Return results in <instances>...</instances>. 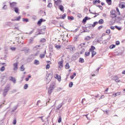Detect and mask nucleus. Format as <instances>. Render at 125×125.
Masks as SVG:
<instances>
[{
    "instance_id": "1",
    "label": "nucleus",
    "mask_w": 125,
    "mask_h": 125,
    "mask_svg": "<svg viewBox=\"0 0 125 125\" xmlns=\"http://www.w3.org/2000/svg\"><path fill=\"white\" fill-rule=\"evenodd\" d=\"M54 88H55V83L53 82L51 83V84L48 89V93L49 95H50V94L52 93V91H53Z\"/></svg>"
},
{
    "instance_id": "2",
    "label": "nucleus",
    "mask_w": 125,
    "mask_h": 125,
    "mask_svg": "<svg viewBox=\"0 0 125 125\" xmlns=\"http://www.w3.org/2000/svg\"><path fill=\"white\" fill-rule=\"evenodd\" d=\"M10 90V85H7L5 87L3 91V97H5L6 95H7V93H8V91Z\"/></svg>"
},
{
    "instance_id": "3",
    "label": "nucleus",
    "mask_w": 125,
    "mask_h": 125,
    "mask_svg": "<svg viewBox=\"0 0 125 125\" xmlns=\"http://www.w3.org/2000/svg\"><path fill=\"white\" fill-rule=\"evenodd\" d=\"M51 80H52V74L51 73H49L46 74V84H48L49 83L51 82Z\"/></svg>"
},
{
    "instance_id": "4",
    "label": "nucleus",
    "mask_w": 125,
    "mask_h": 125,
    "mask_svg": "<svg viewBox=\"0 0 125 125\" xmlns=\"http://www.w3.org/2000/svg\"><path fill=\"white\" fill-rule=\"evenodd\" d=\"M110 17H111V18H116V17H117V15L116 14V10H112L110 11Z\"/></svg>"
},
{
    "instance_id": "5",
    "label": "nucleus",
    "mask_w": 125,
    "mask_h": 125,
    "mask_svg": "<svg viewBox=\"0 0 125 125\" xmlns=\"http://www.w3.org/2000/svg\"><path fill=\"white\" fill-rule=\"evenodd\" d=\"M66 49H69L71 53H73L74 51L76 50V48H75V47H73L71 45H69L68 46V47L66 48Z\"/></svg>"
},
{
    "instance_id": "6",
    "label": "nucleus",
    "mask_w": 125,
    "mask_h": 125,
    "mask_svg": "<svg viewBox=\"0 0 125 125\" xmlns=\"http://www.w3.org/2000/svg\"><path fill=\"white\" fill-rule=\"evenodd\" d=\"M16 5H17V3L16 2H13L10 3V6L12 8H15L16 7Z\"/></svg>"
},
{
    "instance_id": "7",
    "label": "nucleus",
    "mask_w": 125,
    "mask_h": 125,
    "mask_svg": "<svg viewBox=\"0 0 125 125\" xmlns=\"http://www.w3.org/2000/svg\"><path fill=\"white\" fill-rule=\"evenodd\" d=\"M14 71H17L18 70V62L14 63Z\"/></svg>"
},
{
    "instance_id": "8",
    "label": "nucleus",
    "mask_w": 125,
    "mask_h": 125,
    "mask_svg": "<svg viewBox=\"0 0 125 125\" xmlns=\"http://www.w3.org/2000/svg\"><path fill=\"white\" fill-rule=\"evenodd\" d=\"M9 81H10L11 82H12L13 83H16V79H15V78L12 76H11L10 77Z\"/></svg>"
},
{
    "instance_id": "9",
    "label": "nucleus",
    "mask_w": 125,
    "mask_h": 125,
    "mask_svg": "<svg viewBox=\"0 0 125 125\" xmlns=\"http://www.w3.org/2000/svg\"><path fill=\"white\" fill-rule=\"evenodd\" d=\"M90 18H88V17H85L83 20V24H85V23H86V21H87V20H90Z\"/></svg>"
},
{
    "instance_id": "10",
    "label": "nucleus",
    "mask_w": 125,
    "mask_h": 125,
    "mask_svg": "<svg viewBox=\"0 0 125 125\" xmlns=\"http://www.w3.org/2000/svg\"><path fill=\"white\" fill-rule=\"evenodd\" d=\"M64 61L63 60L62 61L59 62L58 64H59V68H62L63 67V62Z\"/></svg>"
},
{
    "instance_id": "11",
    "label": "nucleus",
    "mask_w": 125,
    "mask_h": 125,
    "mask_svg": "<svg viewBox=\"0 0 125 125\" xmlns=\"http://www.w3.org/2000/svg\"><path fill=\"white\" fill-rule=\"evenodd\" d=\"M55 79H57L59 82H61V76L58 75V74H56V76H55Z\"/></svg>"
},
{
    "instance_id": "12",
    "label": "nucleus",
    "mask_w": 125,
    "mask_h": 125,
    "mask_svg": "<svg viewBox=\"0 0 125 125\" xmlns=\"http://www.w3.org/2000/svg\"><path fill=\"white\" fill-rule=\"evenodd\" d=\"M121 52H120L118 53L117 55H123V53H124V51H125V48L122 47L121 48Z\"/></svg>"
},
{
    "instance_id": "13",
    "label": "nucleus",
    "mask_w": 125,
    "mask_h": 125,
    "mask_svg": "<svg viewBox=\"0 0 125 125\" xmlns=\"http://www.w3.org/2000/svg\"><path fill=\"white\" fill-rule=\"evenodd\" d=\"M59 8L61 11H62V12H64V6L62 5H59Z\"/></svg>"
},
{
    "instance_id": "14",
    "label": "nucleus",
    "mask_w": 125,
    "mask_h": 125,
    "mask_svg": "<svg viewBox=\"0 0 125 125\" xmlns=\"http://www.w3.org/2000/svg\"><path fill=\"white\" fill-rule=\"evenodd\" d=\"M119 7L120 8H125V2H122L119 4Z\"/></svg>"
},
{
    "instance_id": "15",
    "label": "nucleus",
    "mask_w": 125,
    "mask_h": 125,
    "mask_svg": "<svg viewBox=\"0 0 125 125\" xmlns=\"http://www.w3.org/2000/svg\"><path fill=\"white\" fill-rule=\"evenodd\" d=\"M45 21V20H43V19H41L39 21H38L37 24L38 25H41L42 22Z\"/></svg>"
},
{
    "instance_id": "16",
    "label": "nucleus",
    "mask_w": 125,
    "mask_h": 125,
    "mask_svg": "<svg viewBox=\"0 0 125 125\" xmlns=\"http://www.w3.org/2000/svg\"><path fill=\"white\" fill-rule=\"evenodd\" d=\"M121 94H122V92H118L115 93L114 94H113L112 95L114 97H116V96H118V95H121Z\"/></svg>"
},
{
    "instance_id": "17",
    "label": "nucleus",
    "mask_w": 125,
    "mask_h": 125,
    "mask_svg": "<svg viewBox=\"0 0 125 125\" xmlns=\"http://www.w3.org/2000/svg\"><path fill=\"white\" fill-rule=\"evenodd\" d=\"M15 12L17 13V14H19V8L17 7H16L14 8Z\"/></svg>"
},
{
    "instance_id": "18",
    "label": "nucleus",
    "mask_w": 125,
    "mask_h": 125,
    "mask_svg": "<svg viewBox=\"0 0 125 125\" xmlns=\"http://www.w3.org/2000/svg\"><path fill=\"white\" fill-rule=\"evenodd\" d=\"M61 4V0H57V1H55V4H56V5L58 6L59 4Z\"/></svg>"
},
{
    "instance_id": "19",
    "label": "nucleus",
    "mask_w": 125,
    "mask_h": 125,
    "mask_svg": "<svg viewBox=\"0 0 125 125\" xmlns=\"http://www.w3.org/2000/svg\"><path fill=\"white\" fill-rule=\"evenodd\" d=\"M35 38H36V37L30 38V40H29V43H33V42H34V40Z\"/></svg>"
},
{
    "instance_id": "20",
    "label": "nucleus",
    "mask_w": 125,
    "mask_h": 125,
    "mask_svg": "<svg viewBox=\"0 0 125 125\" xmlns=\"http://www.w3.org/2000/svg\"><path fill=\"white\" fill-rule=\"evenodd\" d=\"M86 28L87 29H92V24H87L86 25Z\"/></svg>"
},
{
    "instance_id": "21",
    "label": "nucleus",
    "mask_w": 125,
    "mask_h": 125,
    "mask_svg": "<svg viewBox=\"0 0 125 125\" xmlns=\"http://www.w3.org/2000/svg\"><path fill=\"white\" fill-rule=\"evenodd\" d=\"M29 48H24L23 49L22 51H24L25 52V53H28V52H29Z\"/></svg>"
},
{
    "instance_id": "22",
    "label": "nucleus",
    "mask_w": 125,
    "mask_h": 125,
    "mask_svg": "<svg viewBox=\"0 0 125 125\" xmlns=\"http://www.w3.org/2000/svg\"><path fill=\"white\" fill-rule=\"evenodd\" d=\"M34 63L35 65H40V61L38 60H35Z\"/></svg>"
},
{
    "instance_id": "23",
    "label": "nucleus",
    "mask_w": 125,
    "mask_h": 125,
    "mask_svg": "<svg viewBox=\"0 0 125 125\" xmlns=\"http://www.w3.org/2000/svg\"><path fill=\"white\" fill-rule=\"evenodd\" d=\"M98 22L100 25H102L104 23V20L103 19H100Z\"/></svg>"
},
{
    "instance_id": "24",
    "label": "nucleus",
    "mask_w": 125,
    "mask_h": 125,
    "mask_svg": "<svg viewBox=\"0 0 125 125\" xmlns=\"http://www.w3.org/2000/svg\"><path fill=\"white\" fill-rule=\"evenodd\" d=\"M92 56L91 57L93 58V57H94V56L96 55V51H92Z\"/></svg>"
},
{
    "instance_id": "25",
    "label": "nucleus",
    "mask_w": 125,
    "mask_h": 125,
    "mask_svg": "<svg viewBox=\"0 0 125 125\" xmlns=\"http://www.w3.org/2000/svg\"><path fill=\"white\" fill-rule=\"evenodd\" d=\"M94 49H95V47H94V46H91V48L89 50V52H90V51H94Z\"/></svg>"
},
{
    "instance_id": "26",
    "label": "nucleus",
    "mask_w": 125,
    "mask_h": 125,
    "mask_svg": "<svg viewBox=\"0 0 125 125\" xmlns=\"http://www.w3.org/2000/svg\"><path fill=\"white\" fill-rule=\"evenodd\" d=\"M100 3V2H101V1H100V0H96L95 1H93V4H96V3Z\"/></svg>"
},
{
    "instance_id": "27",
    "label": "nucleus",
    "mask_w": 125,
    "mask_h": 125,
    "mask_svg": "<svg viewBox=\"0 0 125 125\" xmlns=\"http://www.w3.org/2000/svg\"><path fill=\"white\" fill-rule=\"evenodd\" d=\"M59 120H58V123H60L61 122H62V117H61V114H59Z\"/></svg>"
},
{
    "instance_id": "28",
    "label": "nucleus",
    "mask_w": 125,
    "mask_h": 125,
    "mask_svg": "<svg viewBox=\"0 0 125 125\" xmlns=\"http://www.w3.org/2000/svg\"><path fill=\"white\" fill-rule=\"evenodd\" d=\"M63 104H64L63 103H62V104H60L59 105V107L56 108V110H60V109H61V107H62V105H63Z\"/></svg>"
},
{
    "instance_id": "29",
    "label": "nucleus",
    "mask_w": 125,
    "mask_h": 125,
    "mask_svg": "<svg viewBox=\"0 0 125 125\" xmlns=\"http://www.w3.org/2000/svg\"><path fill=\"white\" fill-rule=\"evenodd\" d=\"M114 81L116 83H120V82H121V80H120V79H119V78L117 77H116L114 79Z\"/></svg>"
},
{
    "instance_id": "30",
    "label": "nucleus",
    "mask_w": 125,
    "mask_h": 125,
    "mask_svg": "<svg viewBox=\"0 0 125 125\" xmlns=\"http://www.w3.org/2000/svg\"><path fill=\"white\" fill-rule=\"evenodd\" d=\"M79 62L80 63H84V60L83 58H80Z\"/></svg>"
},
{
    "instance_id": "31",
    "label": "nucleus",
    "mask_w": 125,
    "mask_h": 125,
    "mask_svg": "<svg viewBox=\"0 0 125 125\" xmlns=\"http://www.w3.org/2000/svg\"><path fill=\"white\" fill-rule=\"evenodd\" d=\"M21 72H23L24 71H25V67H24V65H21Z\"/></svg>"
},
{
    "instance_id": "32",
    "label": "nucleus",
    "mask_w": 125,
    "mask_h": 125,
    "mask_svg": "<svg viewBox=\"0 0 125 125\" xmlns=\"http://www.w3.org/2000/svg\"><path fill=\"white\" fill-rule=\"evenodd\" d=\"M40 47H41V45H38L34 47V50H37L38 49H39V48H40Z\"/></svg>"
},
{
    "instance_id": "33",
    "label": "nucleus",
    "mask_w": 125,
    "mask_h": 125,
    "mask_svg": "<svg viewBox=\"0 0 125 125\" xmlns=\"http://www.w3.org/2000/svg\"><path fill=\"white\" fill-rule=\"evenodd\" d=\"M86 27H82V29L83 30V32H82V33H86V32H87V31H86Z\"/></svg>"
},
{
    "instance_id": "34",
    "label": "nucleus",
    "mask_w": 125,
    "mask_h": 125,
    "mask_svg": "<svg viewBox=\"0 0 125 125\" xmlns=\"http://www.w3.org/2000/svg\"><path fill=\"white\" fill-rule=\"evenodd\" d=\"M35 32V29H33L32 31H30L29 33H25L26 35H32Z\"/></svg>"
},
{
    "instance_id": "35",
    "label": "nucleus",
    "mask_w": 125,
    "mask_h": 125,
    "mask_svg": "<svg viewBox=\"0 0 125 125\" xmlns=\"http://www.w3.org/2000/svg\"><path fill=\"white\" fill-rule=\"evenodd\" d=\"M16 21H20L21 19V16H19L18 17H15Z\"/></svg>"
},
{
    "instance_id": "36",
    "label": "nucleus",
    "mask_w": 125,
    "mask_h": 125,
    "mask_svg": "<svg viewBox=\"0 0 125 125\" xmlns=\"http://www.w3.org/2000/svg\"><path fill=\"white\" fill-rule=\"evenodd\" d=\"M43 28L41 29H38V31L40 32V31H44L46 29V27L45 26H42Z\"/></svg>"
},
{
    "instance_id": "37",
    "label": "nucleus",
    "mask_w": 125,
    "mask_h": 125,
    "mask_svg": "<svg viewBox=\"0 0 125 125\" xmlns=\"http://www.w3.org/2000/svg\"><path fill=\"white\" fill-rule=\"evenodd\" d=\"M116 47V45L112 44L109 46L110 49H113V48H115Z\"/></svg>"
},
{
    "instance_id": "38",
    "label": "nucleus",
    "mask_w": 125,
    "mask_h": 125,
    "mask_svg": "<svg viewBox=\"0 0 125 125\" xmlns=\"http://www.w3.org/2000/svg\"><path fill=\"white\" fill-rule=\"evenodd\" d=\"M6 25H7V26H11V25H12V22L10 21H7L6 22Z\"/></svg>"
},
{
    "instance_id": "39",
    "label": "nucleus",
    "mask_w": 125,
    "mask_h": 125,
    "mask_svg": "<svg viewBox=\"0 0 125 125\" xmlns=\"http://www.w3.org/2000/svg\"><path fill=\"white\" fill-rule=\"evenodd\" d=\"M46 42V40L44 38H42L40 40V42Z\"/></svg>"
},
{
    "instance_id": "40",
    "label": "nucleus",
    "mask_w": 125,
    "mask_h": 125,
    "mask_svg": "<svg viewBox=\"0 0 125 125\" xmlns=\"http://www.w3.org/2000/svg\"><path fill=\"white\" fill-rule=\"evenodd\" d=\"M65 69H69L70 68V65L69 64V63H66L65 66Z\"/></svg>"
},
{
    "instance_id": "41",
    "label": "nucleus",
    "mask_w": 125,
    "mask_h": 125,
    "mask_svg": "<svg viewBox=\"0 0 125 125\" xmlns=\"http://www.w3.org/2000/svg\"><path fill=\"white\" fill-rule=\"evenodd\" d=\"M98 24V21H95L93 24H92V26L93 28H94V27H95V26H96V24Z\"/></svg>"
},
{
    "instance_id": "42",
    "label": "nucleus",
    "mask_w": 125,
    "mask_h": 125,
    "mask_svg": "<svg viewBox=\"0 0 125 125\" xmlns=\"http://www.w3.org/2000/svg\"><path fill=\"white\" fill-rule=\"evenodd\" d=\"M31 75H28V77H27V78H25V81H26V82L29 81V79H31Z\"/></svg>"
},
{
    "instance_id": "43",
    "label": "nucleus",
    "mask_w": 125,
    "mask_h": 125,
    "mask_svg": "<svg viewBox=\"0 0 125 125\" xmlns=\"http://www.w3.org/2000/svg\"><path fill=\"white\" fill-rule=\"evenodd\" d=\"M74 18L73 16H68V20H74Z\"/></svg>"
},
{
    "instance_id": "44",
    "label": "nucleus",
    "mask_w": 125,
    "mask_h": 125,
    "mask_svg": "<svg viewBox=\"0 0 125 125\" xmlns=\"http://www.w3.org/2000/svg\"><path fill=\"white\" fill-rule=\"evenodd\" d=\"M106 1L109 5L112 3V0H106Z\"/></svg>"
},
{
    "instance_id": "45",
    "label": "nucleus",
    "mask_w": 125,
    "mask_h": 125,
    "mask_svg": "<svg viewBox=\"0 0 125 125\" xmlns=\"http://www.w3.org/2000/svg\"><path fill=\"white\" fill-rule=\"evenodd\" d=\"M22 21H23V22H29V20L27 18H23L22 19Z\"/></svg>"
},
{
    "instance_id": "46",
    "label": "nucleus",
    "mask_w": 125,
    "mask_h": 125,
    "mask_svg": "<svg viewBox=\"0 0 125 125\" xmlns=\"http://www.w3.org/2000/svg\"><path fill=\"white\" fill-rule=\"evenodd\" d=\"M28 87H29V86L28 85V84H25L24 86H23L24 89H27L28 88Z\"/></svg>"
},
{
    "instance_id": "47",
    "label": "nucleus",
    "mask_w": 125,
    "mask_h": 125,
    "mask_svg": "<svg viewBox=\"0 0 125 125\" xmlns=\"http://www.w3.org/2000/svg\"><path fill=\"white\" fill-rule=\"evenodd\" d=\"M17 123V121L16 120V118H14V120H13V124L15 125H16Z\"/></svg>"
},
{
    "instance_id": "48",
    "label": "nucleus",
    "mask_w": 125,
    "mask_h": 125,
    "mask_svg": "<svg viewBox=\"0 0 125 125\" xmlns=\"http://www.w3.org/2000/svg\"><path fill=\"white\" fill-rule=\"evenodd\" d=\"M56 48H57L58 49H60L61 48V45H55Z\"/></svg>"
},
{
    "instance_id": "49",
    "label": "nucleus",
    "mask_w": 125,
    "mask_h": 125,
    "mask_svg": "<svg viewBox=\"0 0 125 125\" xmlns=\"http://www.w3.org/2000/svg\"><path fill=\"white\" fill-rule=\"evenodd\" d=\"M90 54V52H85V57H86L87 56H89Z\"/></svg>"
},
{
    "instance_id": "50",
    "label": "nucleus",
    "mask_w": 125,
    "mask_h": 125,
    "mask_svg": "<svg viewBox=\"0 0 125 125\" xmlns=\"http://www.w3.org/2000/svg\"><path fill=\"white\" fill-rule=\"evenodd\" d=\"M4 70H5V67H4V66H2L0 68V71L1 72H3V71H4Z\"/></svg>"
},
{
    "instance_id": "51",
    "label": "nucleus",
    "mask_w": 125,
    "mask_h": 125,
    "mask_svg": "<svg viewBox=\"0 0 125 125\" xmlns=\"http://www.w3.org/2000/svg\"><path fill=\"white\" fill-rule=\"evenodd\" d=\"M115 28H116L117 30H118V31H121L122 30V28L121 27H119V26L116 25L115 26Z\"/></svg>"
},
{
    "instance_id": "52",
    "label": "nucleus",
    "mask_w": 125,
    "mask_h": 125,
    "mask_svg": "<svg viewBox=\"0 0 125 125\" xmlns=\"http://www.w3.org/2000/svg\"><path fill=\"white\" fill-rule=\"evenodd\" d=\"M66 18V14H64L62 17H61V19H65Z\"/></svg>"
},
{
    "instance_id": "53",
    "label": "nucleus",
    "mask_w": 125,
    "mask_h": 125,
    "mask_svg": "<svg viewBox=\"0 0 125 125\" xmlns=\"http://www.w3.org/2000/svg\"><path fill=\"white\" fill-rule=\"evenodd\" d=\"M2 9L3 10H5L7 9V6L6 5H4V6L2 7Z\"/></svg>"
},
{
    "instance_id": "54",
    "label": "nucleus",
    "mask_w": 125,
    "mask_h": 125,
    "mask_svg": "<svg viewBox=\"0 0 125 125\" xmlns=\"http://www.w3.org/2000/svg\"><path fill=\"white\" fill-rule=\"evenodd\" d=\"M90 13H91V14H95V15H97V16H98V15H99L100 13H96V12L93 13V12H91Z\"/></svg>"
},
{
    "instance_id": "55",
    "label": "nucleus",
    "mask_w": 125,
    "mask_h": 125,
    "mask_svg": "<svg viewBox=\"0 0 125 125\" xmlns=\"http://www.w3.org/2000/svg\"><path fill=\"white\" fill-rule=\"evenodd\" d=\"M73 85H74V84L73 83V82L69 83V87H72Z\"/></svg>"
},
{
    "instance_id": "56",
    "label": "nucleus",
    "mask_w": 125,
    "mask_h": 125,
    "mask_svg": "<svg viewBox=\"0 0 125 125\" xmlns=\"http://www.w3.org/2000/svg\"><path fill=\"white\" fill-rule=\"evenodd\" d=\"M90 39H91L90 36H86L85 38V40L86 41H89Z\"/></svg>"
},
{
    "instance_id": "57",
    "label": "nucleus",
    "mask_w": 125,
    "mask_h": 125,
    "mask_svg": "<svg viewBox=\"0 0 125 125\" xmlns=\"http://www.w3.org/2000/svg\"><path fill=\"white\" fill-rule=\"evenodd\" d=\"M106 33L108 34V35H109V34H110L111 33V30H110V29L106 30Z\"/></svg>"
},
{
    "instance_id": "58",
    "label": "nucleus",
    "mask_w": 125,
    "mask_h": 125,
    "mask_svg": "<svg viewBox=\"0 0 125 125\" xmlns=\"http://www.w3.org/2000/svg\"><path fill=\"white\" fill-rule=\"evenodd\" d=\"M49 68H50V65H49V64H47L46 65V70H48V69H49Z\"/></svg>"
},
{
    "instance_id": "59",
    "label": "nucleus",
    "mask_w": 125,
    "mask_h": 125,
    "mask_svg": "<svg viewBox=\"0 0 125 125\" xmlns=\"http://www.w3.org/2000/svg\"><path fill=\"white\" fill-rule=\"evenodd\" d=\"M11 50H12L13 51H15V50H16V47H12L10 48Z\"/></svg>"
},
{
    "instance_id": "60",
    "label": "nucleus",
    "mask_w": 125,
    "mask_h": 125,
    "mask_svg": "<svg viewBox=\"0 0 125 125\" xmlns=\"http://www.w3.org/2000/svg\"><path fill=\"white\" fill-rule=\"evenodd\" d=\"M44 56H45V55L44 54L40 55L41 58H44Z\"/></svg>"
},
{
    "instance_id": "61",
    "label": "nucleus",
    "mask_w": 125,
    "mask_h": 125,
    "mask_svg": "<svg viewBox=\"0 0 125 125\" xmlns=\"http://www.w3.org/2000/svg\"><path fill=\"white\" fill-rule=\"evenodd\" d=\"M101 42H102V41L101 40H97L95 42H98V43H101Z\"/></svg>"
},
{
    "instance_id": "62",
    "label": "nucleus",
    "mask_w": 125,
    "mask_h": 125,
    "mask_svg": "<svg viewBox=\"0 0 125 125\" xmlns=\"http://www.w3.org/2000/svg\"><path fill=\"white\" fill-rule=\"evenodd\" d=\"M52 6V4L51 3H49L47 5V7L50 8Z\"/></svg>"
},
{
    "instance_id": "63",
    "label": "nucleus",
    "mask_w": 125,
    "mask_h": 125,
    "mask_svg": "<svg viewBox=\"0 0 125 125\" xmlns=\"http://www.w3.org/2000/svg\"><path fill=\"white\" fill-rule=\"evenodd\" d=\"M115 43H116V45H119V44H120V41H116Z\"/></svg>"
},
{
    "instance_id": "64",
    "label": "nucleus",
    "mask_w": 125,
    "mask_h": 125,
    "mask_svg": "<svg viewBox=\"0 0 125 125\" xmlns=\"http://www.w3.org/2000/svg\"><path fill=\"white\" fill-rule=\"evenodd\" d=\"M102 28H103V25H100V26L98 27V30H101V29H102Z\"/></svg>"
}]
</instances>
